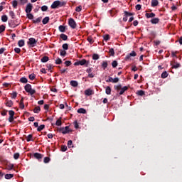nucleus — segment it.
<instances>
[{"label":"nucleus","mask_w":182,"mask_h":182,"mask_svg":"<svg viewBox=\"0 0 182 182\" xmlns=\"http://www.w3.org/2000/svg\"><path fill=\"white\" fill-rule=\"evenodd\" d=\"M114 90H117V92L119 93V96H122L126 92L127 90H129V87L124 86L122 87V85H114Z\"/></svg>","instance_id":"nucleus-1"},{"label":"nucleus","mask_w":182,"mask_h":182,"mask_svg":"<svg viewBox=\"0 0 182 182\" xmlns=\"http://www.w3.org/2000/svg\"><path fill=\"white\" fill-rule=\"evenodd\" d=\"M24 89L27 93H29L30 95H35L36 93V90L32 89V85L31 84H27L25 85Z\"/></svg>","instance_id":"nucleus-2"},{"label":"nucleus","mask_w":182,"mask_h":182,"mask_svg":"<svg viewBox=\"0 0 182 182\" xmlns=\"http://www.w3.org/2000/svg\"><path fill=\"white\" fill-rule=\"evenodd\" d=\"M84 65L87 67L89 65V61L86 60V59H82L81 60H77L74 63V66H84Z\"/></svg>","instance_id":"nucleus-3"},{"label":"nucleus","mask_w":182,"mask_h":182,"mask_svg":"<svg viewBox=\"0 0 182 182\" xmlns=\"http://www.w3.org/2000/svg\"><path fill=\"white\" fill-rule=\"evenodd\" d=\"M36 43H38V41L33 38H30L27 42V44L30 48H35V46H36Z\"/></svg>","instance_id":"nucleus-4"},{"label":"nucleus","mask_w":182,"mask_h":182,"mask_svg":"<svg viewBox=\"0 0 182 182\" xmlns=\"http://www.w3.org/2000/svg\"><path fill=\"white\" fill-rule=\"evenodd\" d=\"M68 25L72 28V29H76V26H77V25L76 24V21H75V19L72 18L68 19Z\"/></svg>","instance_id":"nucleus-5"},{"label":"nucleus","mask_w":182,"mask_h":182,"mask_svg":"<svg viewBox=\"0 0 182 182\" xmlns=\"http://www.w3.org/2000/svg\"><path fill=\"white\" fill-rule=\"evenodd\" d=\"M9 122L10 123H12V122H14V120L15 119L14 117V116H15V112L14 110H9Z\"/></svg>","instance_id":"nucleus-6"},{"label":"nucleus","mask_w":182,"mask_h":182,"mask_svg":"<svg viewBox=\"0 0 182 182\" xmlns=\"http://www.w3.org/2000/svg\"><path fill=\"white\" fill-rule=\"evenodd\" d=\"M33 157L34 159L38 160V161H41V160H42V159L43 158V155L40 153L36 152L33 154Z\"/></svg>","instance_id":"nucleus-7"},{"label":"nucleus","mask_w":182,"mask_h":182,"mask_svg":"<svg viewBox=\"0 0 182 182\" xmlns=\"http://www.w3.org/2000/svg\"><path fill=\"white\" fill-rule=\"evenodd\" d=\"M134 56H137V53H136L134 51H132L129 54H128L125 57V60H129V59H130V58H132V57L134 58Z\"/></svg>","instance_id":"nucleus-8"},{"label":"nucleus","mask_w":182,"mask_h":182,"mask_svg":"<svg viewBox=\"0 0 182 182\" xmlns=\"http://www.w3.org/2000/svg\"><path fill=\"white\" fill-rule=\"evenodd\" d=\"M25 11L26 14H31V12H32V4L31 3L28 4L26 5Z\"/></svg>","instance_id":"nucleus-9"},{"label":"nucleus","mask_w":182,"mask_h":182,"mask_svg":"<svg viewBox=\"0 0 182 182\" xmlns=\"http://www.w3.org/2000/svg\"><path fill=\"white\" fill-rule=\"evenodd\" d=\"M50 8L52 9H56V8H59V0L55 1L52 4Z\"/></svg>","instance_id":"nucleus-10"},{"label":"nucleus","mask_w":182,"mask_h":182,"mask_svg":"<svg viewBox=\"0 0 182 182\" xmlns=\"http://www.w3.org/2000/svg\"><path fill=\"white\" fill-rule=\"evenodd\" d=\"M95 92H93L92 90L87 89L85 90V96H92Z\"/></svg>","instance_id":"nucleus-11"},{"label":"nucleus","mask_w":182,"mask_h":182,"mask_svg":"<svg viewBox=\"0 0 182 182\" xmlns=\"http://www.w3.org/2000/svg\"><path fill=\"white\" fill-rule=\"evenodd\" d=\"M6 106H7V107H12V106H14V102H12V100H9L8 99L6 100Z\"/></svg>","instance_id":"nucleus-12"},{"label":"nucleus","mask_w":182,"mask_h":182,"mask_svg":"<svg viewBox=\"0 0 182 182\" xmlns=\"http://www.w3.org/2000/svg\"><path fill=\"white\" fill-rule=\"evenodd\" d=\"M151 23H152L153 25H156L157 23H159L160 22V18H152L151 21H150Z\"/></svg>","instance_id":"nucleus-13"},{"label":"nucleus","mask_w":182,"mask_h":182,"mask_svg":"<svg viewBox=\"0 0 182 182\" xmlns=\"http://www.w3.org/2000/svg\"><path fill=\"white\" fill-rule=\"evenodd\" d=\"M159 5V0H151V6L154 8Z\"/></svg>","instance_id":"nucleus-14"},{"label":"nucleus","mask_w":182,"mask_h":182,"mask_svg":"<svg viewBox=\"0 0 182 182\" xmlns=\"http://www.w3.org/2000/svg\"><path fill=\"white\" fill-rule=\"evenodd\" d=\"M57 131L63 134H68V132L65 130V127L58 128Z\"/></svg>","instance_id":"nucleus-15"},{"label":"nucleus","mask_w":182,"mask_h":182,"mask_svg":"<svg viewBox=\"0 0 182 182\" xmlns=\"http://www.w3.org/2000/svg\"><path fill=\"white\" fill-rule=\"evenodd\" d=\"M145 16L147 18H154V16H156V14L154 13H146Z\"/></svg>","instance_id":"nucleus-16"},{"label":"nucleus","mask_w":182,"mask_h":182,"mask_svg":"<svg viewBox=\"0 0 182 182\" xmlns=\"http://www.w3.org/2000/svg\"><path fill=\"white\" fill-rule=\"evenodd\" d=\"M58 30L60 31V32H66V26L60 25L58 27Z\"/></svg>","instance_id":"nucleus-17"},{"label":"nucleus","mask_w":182,"mask_h":182,"mask_svg":"<svg viewBox=\"0 0 182 182\" xmlns=\"http://www.w3.org/2000/svg\"><path fill=\"white\" fill-rule=\"evenodd\" d=\"M48 60H49V57H48V56H43L41 59V62H42V63H46V62H48Z\"/></svg>","instance_id":"nucleus-18"},{"label":"nucleus","mask_w":182,"mask_h":182,"mask_svg":"<svg viewBox=\"0 0 182 182\" xmlns=\"http://www.w3.org/2000/svg\"><path fill=\"white\" fill-rule=\"evenodd\" d=\"M11 4L13 6V8H14V9H16V8H18V1L14 0L13 1L11 2Z\"/></svg>","instance_id":"nucleus-19"},{"label":"nucleus","mask_w":182,"mask_h":182,"mask_svg":"<svg viewBox=\"0 0 182 182\" xmlns=\"http://www.w3.org/2000/svg\"><path fill=\"white\" fill-rule=\"evenodd\" d=\"M77 113L82 114H86V109L84 108H80L77 109Z\"/></svg>","instance_id":"nucleus-20"},{"label":"nucleus","mask_w":182,"mask_h":182,"mask_svg":"<svg viewBox=\"0 0 182 182\" xmlns=\"http://www.w3.org/2000/svg\"><path fill=\"white\" fill-rule=\"evenodd\" d=\"M70 83L71 86H73V87H77V85H78L77 81L71 80Z\"/></svg>","instance_id":"nucleus-21"},{"label":"nucleus","mask_w":182,"mask_h":182,"mask_svg":"<svg viewBox=\"0 0 182 182\" xmlns=\"http://www.w3.org/2000/svg\"><path fill=\"white\" fill-rule=\"evenodd\" d=\"M105 93H106L107 95H111V93H112V88H110L109 86H107V87H106V89H105Z\"/></svg>","instance_id":"nucleus-22"},{"label":"nucleus","mask_w":182,"mask_h":182,"mask_svg":"<svg viewBox=\"0 0 182 182\" xmlns=\"http://www.w3.org/2000/svg\"><path fill=\"white\" fill-rule=\"evenodd\" d=\"M18 45L20 48L25 46V41L24 40H19L18 42Z\"/></svg>","instance_id":"nucleus-23"},{"label":"nucleus","mask_w":182,"mask_h":182,"mask_svg":"<svg viewBox=\"0 0 182 182\" xmlns=\"http://www.w3.org/2000/svg\"><path fill=\"white\" fill-rule=\"evenodd\" d=\"M49 17L48 16H46V17H45L43 19V21H42V22H43V25H46V23H48V22H49Z\"/></svg>","instance_id":"nucleus-24"},{"label":"nucleus","mask_w":182,"mask_h":182,"mask_svg":"<svg viewBox=\"0 0 182 182\" xmlns=\"http://www.w3.org/2000/svg\"><path fill=\"white\" fill-rule=\"evenodd\" d=\"M26 141H33V136L32 134L27 136Z\"/></svg>","instance_id":"nucleus-25"},{"label":"nucleus","mask_w":182,"mask_h":182,"mask_svg":"<svg viewBox=\"0 0 182 182\" xmlns=\"http://www.w3.org/2000/svg\"><path fill=\"white\" fill-rule=\"evenodd\" d=\"M42 21V17H38L36 20H33V23H40Z\"/></svg>","instance_id":"nucleus-26"},{"label":"nucleus","mask_w":182,"mask_h":182,"mask_svg":"<svg viewBox=\"0 0 182 182\" xmlns=\"http://www.w3.org/2000/svg\"><path fill=\"white\" fill-rule=\"evenodd\" d=\"M56 126H62V117H60L55 122Z\"/></svg>","instance_id":"nucleus-27"},{"label":"nucleus","mask_w":182,"mask_h":182,"mask_svg":"<svg viewBox=\"0 0 182 182\" xmlns=\"http://www.w3.org/2000/svg\"><path fill=\"white\" fill-rule=\"evenodd\" d=\"M167 76H168V73H167V71L163 72L161 75L162 79H166V77H167Z\"/></svg>","instance_id":"nucleus-28"},{"label":"nucleus","mask_w":182,"mask_h":182,"mask_svg":"<svg viewBox=\"0 0 182 182\" xmlns=\"http://www.w3.org/2000/svg\"><path fill=\"white\" fill-rule=\"evenodd\" d=\"M180 66H181L180 63L174 62V64L172 65V68H173V69H178Z\"/></svg>","instance_id":"nucleus-29"},{"label":"nucleus","mask_w":182,"mask_h":182,"mask_svg":"<svg viewBox=\"0 0 182 182\" xmlns=\"http://www.w3.org/2000/svg\"><path fill=\"white\" fill-rule=\"evenodd\" d=\"M65 5H66V1H60L58 0V6L60 8H61V6H65Z\"/></svg>","instance_id":"nucleus-30"},{"label":"nucleus","mask_w":182,"mask_h":182,"mask_svg":"<svg viewBox=\"0 0 182 182\" xmlns=\"http://www.w3.org/2000/svg\"><path fill=\"white\" fill-rule=\"evenodd\" d=\"M14 177V174L7 173L5 175L6 180H10V178H12Z\"/></svg>","instance_id":"nucleus-31"},{"label":"nucleus","mask_w":182,"mask_h":182,"mask_svg":"<svg viewBox=\"0 0 182 182\" xmlns=\"http://www.w3.org/2000/svg\"><path fill=\"white\" fill-rule=\"evenodd\" d=\"M60 38L63 40V41H66L68 39V36H66V34L62 33L60 35Z\"/></svg>","instance_id":"nucleus-32"},{"label":"nucleus","mask_w":182,"mask_h":182,"mask_svg":"<svg viewBox=\"0 0 182 182\" xmlns=\"http://www.w3.org/2000/svg\"><path fill=\"white\" fill-rule=\"evenodd\" d=\"M107 61H103L102 63V68L104 69V70L106 69V68H107Z\"/></svg>","instance_id":"nucleus-33"},{"label":"nucleus","mask_w":182,"mask_h":182,"mask_svg":"<svg viewBox=\"0 0 182 182\" xmlns=\"http://www.w3.org/2000/svg\"><path fill=\"white\" fill-rule=\"evenodd\" d=\"M1 21H2V22H7L8 21V16H6V15L1 16Z\"/></svg>","instance_id":"nucleus-34"},{"label":"nucleus","mask_w":182,"mask_h":182,"mask_svg":"<svg viewBox=\"0 0 182 182\" xmlns=\"http://www.w3.org/2000/svg\"><path fill=\"white\" fill-rule=\"evenodd\" d=\"M20 82L21 83H28V79L25 77H22L21 79H20Z\"/></svg>","instance_id":"nucleus-35"},{"label":"nucleus","mask_w":182,"mask_h":182,"mask_svg":"<svg viewBox=\"0 0 182 182\" xmlns=\"http://www.w3.org/2000/svg\"><path fill=\"white\" fill-rule=\"evenodd\" d=\"M43 129H45V124H41L39 127H38L37 131L42 132V130H43Z\"/></svg>","instance_id":"nucleus-36"},{"label":"nucleus","mask_w":182,"mask_h":182,"mask_svg":"<svg viewBox=\"0 0 182 182\" xmlns=\"http://www.w3.org/2000/svg\"><path fill=\"white\" fill-rule=\"evenodd\" d=\"M6 170H12V168H14V164H9L6 165Z\"/></svg>","instance_id":"nucleus-37"},{"label":"nucleus","mask_w":182,"mask_h":182,"mask_svg":"<svg viewBox=\"0 0 182 182\" xmlns=\"http://www.w3.org/2000/svg\"><path fill=\"white\" fill-rule=\"evenodd\" d=\"M28 77H29V79H30V80H34V79L36 77V75H35V74H30L29 75H28Z\"/></svg>","instance_id":"nucleus-38"},{"label":"nucleus","mask_w":182,"mask_h":182,"mask_svg":"<svg viewBox=\"0 0 182 182\" xmlns=\"http://www.w3.org/2000/svg\"><path fill=\"white\" fill-rule=\"evenodd\" d=\"M62 48L64 50H68V49H69V45L68 43H64L63 44Z\"/></svg>","instance_id":"nucleus-39"},{"label":"nucleus","mask_w":182,"mask_h":182,"mask_svg":"<svg viewBox=\"0 0 182 182\" xmlns=\"http://www.w3.org/2000/svg\"><path fill=\"white\" fill-rule=\"evenodd\" d=\"M33 112L35 113H39V112H41V107L38 106V107H36L33 109Z\"/></svg>","instance_id":"nucleus-40"},{"label":"nucleus","mask_w":182,"mask_h":182,"mask_svg":"<svg viewBox=\"0 0 182 182\" xmlns=\"http://www.w3.org/2000/svg\"><path fill=\"white\" fill-rule=\"evenodd\" d=\"M60 56H66V51L65 50H60Z\"/></svg>","instance_id":"nucleus-41"},{"label":"nucleus","mask_w":182,"mask_h":182,"mask_svg":"<svg viewBox=\"0 0 182 182\" xmlns=\"http://www.w3.org/2000/svg\"><path fill=\"white\" fill-rule=\"evenodd\" d=\"M125 16H133V15H134V14L133 13H130V12H128V11H124V12Z\"/></svg>","instance_id":"nucleus-42"},{"label":"nucleus","mask_w":182,"mask_h":182,"mask_svg":"<svg viewBox=\"0 0 182 182\" xmlns=\"http://www.w3.org/2000/svg\"><path fill=\"white\" fill-rule=\"evenodd\" d=\"M109 53L110 56H114V49L109 48Z\"/></svg>","instance_id":"nucleus-43"},{"label":"nucleus","mask_w":182,"mask_h":182,"mask_svg":"<svg viewBox=\"0 0 182 182\" xmlns=\"http://www.w3.org/2000/svg\"><path fill=\"white\" fill-rule=\"evenodd\" d=\"M99 58H100L99 54H93L92 55L93 60H97L99 59Z\"/></svg>","instance_id":"nucleus-44"},{"label":"nucleus","mask_w":182,"mask_h":182,"mask_svg":"<svg viewBox=\"0 0 182 182\" xmlns=\"http://www.w3.org/2000/svg\"><path fill=\"white\" fill-rule=\"evenodd\" d=\"M9 16L11 17L12 19H15V13L14 12V11H9Z\"/></svg>","instance_id":"nucleus-45"},{"label":"nucleus","mask_w":182,"mask_h":182,"mask_svg":"<svg viewBox=\"0 0 182 182\" xmlns=\"http://www.w3.org/2000/svg\"><path fill=\"white\" fill-rule=\"evenodd\" d=\"M6 27L4 25L0 26V33H2V32H5Z\"/></svg>","instance_id":"nucleus-46"},{"label":"nucleus","mask_w":182,"mask_h":182,"mask_svg":"<svg viewBox=\"0 0 182 182\" xmlns=\"http://www.w3.org/2000/svg\"><path fill=\"white\" fill-rule=\"evenodd\" d=\"M21 155L19 154V153H15L14 154V160H18V159H19V156H20Z\"/></svg>","instance_id":"nucleus-47"},{"label":"nucleus","mask_w":182,"mask_h":182,"mask_svg":"<svg viewBox=\"0 0 182 182\" xmlns=\"http://www.w3.org/2000/svg\"><path fill=\"white\" fill-rule=\"evenodd\" d=\"M49 161H50V158H49L48 156L44 158L43 163L48 164V163H49Z\"/></svg>","instance_id":"nucleus-48"},{"label":"nucleus","mask_w":182,"mask_h":182,"mask_svg":"<svg viewBox=\"0 0 182 182\" xmlns=\"http://www.w3.org/2000/svg\"><path fill=\"white\" fill-rule=\"evenodd\" d=\"M53 65H52V64H47V68H48V70H50V72H51L52 73V69H53Z\"/></svg>","instance_id":"nucleus-49"},{"label":"nucleus","mask_w":182,"mask_h":182,"mask_svg":"<svg viewBox=\"0 0 182 182\" xmlns=\"http://www.w3.org/2000/svg\"><path fill=\"white\" fill-rule=\"evenodd\" d=\"M87 41L89 42V43H90V45L93 43V38H92V36L87 37Z\"/></svg>","instance_id":"nucleus-50"},{"label":"nucleus","mask_w":182,"mask_h":182,"mask_svg":"<svg viewBox=\"0 0 182 182\" xmlns=\"http://www.w3.org/2000/svg\"><path fill=\"white\" fill-rule=\"evenodd\" d=\"M117 65H119V63H117V62L116 60H114L112 63V68H117Z\"/></svg>","instance_id":"nucleus-51"},{"label":"nucleus","mask_w":182,"mask_h":182,"mask_svg":"<svg viewBox=\"0 0 182 182\" xmlns=\"http://www.w3.org/2000/svg\"><path fill=\"white\" fill-rule=\"evenodd\" d=\"M137 95L139 96H144L145 93H144V91H143V90H139L137 92Z\"/></svg>","instance_id":"nucleus-52"},{"label":"nucleus","mask_w":182,"mask_h":182,"mask_svg":"<svg viewBox=\"0 0 182 182\" xmlns=\"http://www.w3.org/2000/svg\"><path fill=\"white\" fill-rule=\"evenodd\" d=\"M12 97L11 99H16V96H18V92H13V93L11 94Z\"/></svg>","instance_id":"nucleus-53"},{"label":"nucleus","mask_w":182,"mask_h":182,"mask_svg":"<svg viewBox=\"0 0 182 182\" xmlns=\"http://www.w3.org/2000/svg\"><path fill=\"white\" fill-rule=\"evenodd\" d=\"M41 11L43 12H46V11H48V6H41Z\"/></svg>","instance_id":"nucleus-54"},{"label":"nucleus","mask_w":182,"mask_h":182,"mask_svg":"<svg viewBox=\"0 0 182 182\" xmlns=\"http://www.w3.org/2000/svg\"><path fill=\"white\" fill-rule=\"evenodd\" d=\"M82 11V6H78L75 8L76 12H80Z\"/></svg>","instance_id":"nucleus-55"},{"label":"nucleus","mask_w":182,"mask_h":182,"mask_svg":"<svg viewBox=\"0 0 182 182\" xmlns=\"http://www.w3.org/2000/svg\"><path fill=\"white\" fill-rule=\"evenodd\" d=\"M109 39H110V36L109 34L104 36V41H107Z\"/></svg>","instance_id":"nucleus-56"},{"label":"nucleus","mask_w":182,"mask_h":182,"mask_svg":"<svg viewBox=\"0 0 182 182\" xmlns=\"http://www.w3.org/2000/svg\"><path fill=\"white\" fill-rule=\"evenodd\" d=\"M60 63H62V59L58 58L57 60H55L56 65H60Z\"/></svg>","instance_id":"nucleus-57"},{"label":"nucleus","mask_w":182,"mask_h":182,"mask_svg":"<svg viewBox=\"0 0 182 182\" xmlns=\"http://www.w3.org/2000/svg\"><path fill=\"white\" fill-rule=\"evenodd\" d=\"M66 150H68V146H66L65 145H63L61 146V151H66Z\"/></svg>","instance_id":"nucleus-58"},{"label":"nucleus","mask_w":182,"mask_h":182,"mask_svg":"<svg viewBox=\"0 0 182 182\" xmlns=\"http://www.w3.org/2000/svg\"><path fill=\"white\" fill-rule=\"evenodd\" d=\"M20 1V5H25V4L28 3V0H19Z\"/></svg>","instance_id":"nucleus-59"},{"label":"nucleus","mask_w":182,"mask_h":182,"mask_svg":"<svg viewBox=\"0 0 182 182\" xmlns=\"http://www.w3.org/2000/svg\"><path fill=\"white\" fill-rule=\"evenodd\" d=\"M27 18H28L29 19H33V15L31 13H28Z\"/></svg>","instance_id":"nucleus-60"},{"label":"nucleus","mask_w":182,"mask_h":182,"mask_svg":"<svg viewBox=\"0 0 182 182\" xmlns=\"http://www.w3.org/2000/svg\"><path fill=\"white\" fill-rule=\"evenodd\" d=\"M64 64H65V66L68 67V66H70V65H72V62L67 60L64 63Z\"/></svg>","instance_id":"nucleus-61"},{"label":"nucleus","mask_w":182,"mask_h":182,"mask_svg":"<svg viewBox=\"0 0 182 182\" xmlns=\"http://www.w3.org/2000/svg\"><path fill=\"white\" fill-rule=\"evenodd\" d=\"M73 144V142L72 141V140H69V141H68V146L69 148L73 147V146H72Z\"/></svg>","instance_id":"nucleus-62"},{"label":"nucleus","mask_w":182,"mask_h":182,"mask_svg":"<svg viewBox=\"0 0 182 182\" xmlns=\"http://www.w3.org/2000/svg\"><path fill=\"white\" fill-rule=\"evenodd\" d=\"M119 80V77L112 78V83H117Z\"/></svg>","instance_id":"nucleus-63"},{"label":"nucleus","mask_w":182,"mask_h":182,"mask_svg":"<svg viewBox=\"0 0 182 182\" xmlns=\"http://www.w3.org/2000/svg\"><path fill=\"white\" fill-rule=\"evenodd\" d=\"M14 52H15L16 53H21V48H14Z\"/></svg>","instance_id":"nucleus-64"}]
</instances>
